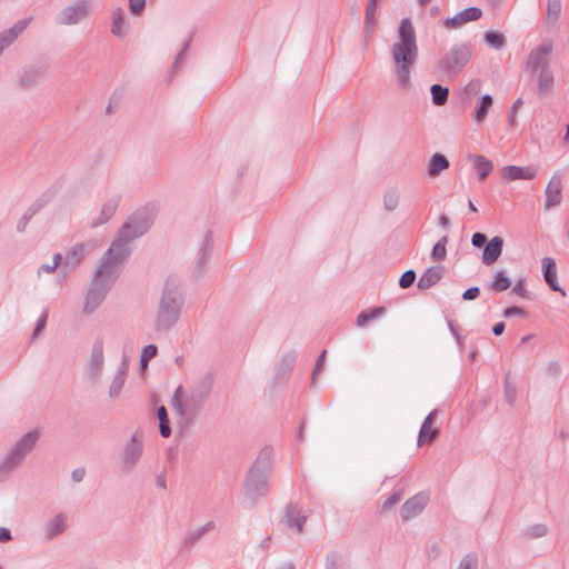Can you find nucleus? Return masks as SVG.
Wrapping results in <instances>:
<instances>
[{
    "instance_id": "nucleus-1",
    "label": "nucleus",
    "mask_w": 569,
    "mask_h": 569,
    "mask_svg": "<svg viewBox=\"0 0 569 569\" xmlns=\"http://www.w3.org/2000/svg\"><path fill=\"white\" fill-rule=\"evenodd\" d=\"M391 56L398 86L402 89H409L411 86V70L418 58L416 31L409 18L400 21L398 39L391 48Z\"/></svg>"
},
{
    "instance_id": "nucleus-2",
    "label": "nucleus",
    "mask_w": 569,
    "mask_h": 569,
    "mask_svg": "<svg viewBox=\"0 0 569 569\" xmlns=\"http://www.w3.org/2000/svg\"><path fill=\"white\" fill-rule=\"evenodd\" d=\"M184 306V297L174 280H167L160 295L152 328L157 333H167L178 323Z\"/></svg>"
},
{
    "instance_id": "nucleus-3",
    "label": "nucleus",
    "mask_w": 569,
    "mask_h": 569,
    "mask_svg": "<svg viewBox=\"0 0 569 569\" xmlns=\"http://www.w3.org/2000/svg\"><path fill=\"white\" fill-rule=\"evenodd\" d=\"M271 460L272 450L263 448L247 475L243 499L250 506H253L260 497L269 492L268 478L271 470Z\"/></svg>"
},
{
    "instance_id": "nucleus-4",
    "label": "nucleus",
    "mask_w": 569,
    "mask_h": 569,
    "mask_svg": "<svg viewBox=\"0 0 569 569\" xmlns=\"http://www.w3.org/2000/svg\"><path fill=\"white\" fill-rule=\"evenodd\" d=\"M471 56L472 51L468 44L457 43L438 59L435 68L442 76L453 79L463 71Z\"/></svg>"
},
{
    "instance_id": "nucleus-5",
    "label": "nucleus",
    "mask_w": 569,
    "mask_h": 569,
    "mask_svg": "<svg viewBox=\"0 0 569 569\" xmlns=\"http://www.w3.org/2000/svg\"><path fill=\"white\" fill-rule=\"evenodd\" d=\"M130 242H132V240H130L129 237L121 236L119 231L117 232V237L103 254L101 264L98 268V276L108 273L111 277H118L120 264L130 256Z\"/></svg>"
},
{
    "instance_id": "nucleus-6",
    "label": "nucleus",
    "mask_w": 569,
    "mask_h": 569,
    "mask_svg": "<svg viewBox=\"0 0 569 569\" xmlns=\"http://www.w3.org/2000/svg\"><path fill=\"white\" fill-rule=\"evenodd\" d=\"M38 439V430H31L22 436L9 450L2 463L0 465V476L4 477L18 468L24 461L27 455L31 452Z\"/></svg>"
},
{
    "instance_id": "nucleus-7",
    "label": "nucleus",
    "mask_w": 569,
    "mask_h": 569,
    "mask_svg": "<svg viewBox=\"0 0 569 569\" xmlns=\"http://www.w3.org/2000/svg\"><path fill=\"white\" fill-rule=\"evenodd\" d=\"M154 218L156 210L153 207L144 206L138 208L127 218L126 222L118 231L121 232V236H127L133 241L150 229Z\"/></svg>"
},
{
    "instance_id": "nucleus-8",
    "label": "nucleus",
    "mask_w": 569,
    "mask_h": 569,
    "mask_svg": "<svg viewBox=\"0 0 569 569\" xmlns=\"http://www.w3.org/2000/svg\"><path fill=\"white\" fill-rule=\"evenodd\" d=\"M116 279L117 277H111L108 273L98 276V270L96 271L90 288L87 292L83 307L84 313L93 312L101 305Z\"/></svg>"
},
{
    "instance_id": "nucleus-9",
    "label": "nucleus",
    "mask_w": 569,
    "mask_h": 569,
    "mask_svg": "<svg viewBox=\"0 0 569 569\" xmlns=\"http://www.w3.org/2000/svg\"><path fill=\"white\" fill-rule=\"evenodd\" d=\"M206 400L198 398L197 395L190 391L189 395L183 397L182 386H179L171 399V407L173 410L186 420L194 419L203 408Z\"/></svg>"
},
{
    "instance_id": "nucleus-10",
    "label": "nucleus",
    "mask_w": 569,
    "mask_h": 569,
    "mask_svg": "<svg viewBox=\"0 0 569 569\" xmlns=\"http://www.w3.org/2000/svg\"><path fill=\"white\" fill-rule=\"evenodd\" d=\"M143 452V437L142 433L137 430L131 436L130 440L124 445L121 453L122 470L124 472H131L138 461L140 460Z\"/></svg>"
},
{
    "instance_id": "nucleus-11",
    "label": "nucleus",
    "mask_w": 569,
    "mask_h": 569,
    "mask_svg": "<svg viewBox=\"0 0 569 569\" xmlns=\"http://www.w3.org/2000/svg\"><path fill=\"white\" fill-rule=\"evenodd\" d=\"M91 4L88 0H77L64 7L58 14L57 22L62 26L77 24L88 18Z\"/></svg>"
},
{
    "instance_id": "nucleus-12",
    "label": "nucleus",
    "mask_w": 569,
    "mask_h": 569,
    "mask_svg": "<svg viewBox=\"0 0 569 569\" xmlns=\"http://www.w3.org/2000/svg\"><path fill=\"white\" fill-rule=\"evenodd\" d=\"M552 48L551 40H543L536 49L531 50L526 62L527 70L531 73H537L540 70L550 68L549 56Z\"/></svg>"
},
{
    "instance_id": "nucleus-13",
    "label": "nucleus",
    "mask_w": 569,
    "mask_h": 569,
    "mask_svg": "<svg viewBox=\"0 0 569 569\" xmlns=\"http://www.w3.org/2000/svg\"><path fill=\"white\" fill-rule=\"evenodd\" d=\"M46 72L47 66L44 64H33L23 69L18 73V87L26 90L38 86L44 78Z\"/></svg>"
},
{
    "instance_id": "nucleus-14",
    "label": "nucleus",
    "mask_w": 569,
    "mask_h": 569,
    "mask_svg": "<svg viewBox=\"0 0 569 569\" xmlns=\"http://www.w3.org/2000/svg\"><path fill=\"white\" fill-rule=\"evenodd\" d=\"M429 502V495L425 491H421L413 497L409 498L400 509L401 518L406 520H410L422 512L426 506Z\"/></svg>"
},
{
    "instance_id": "nucleus-15",
    "label": "nucleus",
    "mask_w": 569,
    "mask_h": 569,
    "mask_svg": "<svg viewBox=\"0 0 569 569\" xmlns=\"http://www.w3.org/2000/svg\"><path fill=\"white\" fill-rule=\"evenodd\" d=\"M103 363V341L101 339H97L92 345L88 367V375L93 382H97L99 380L102 372Z\"/></svg>"
},
{
    "instance_id": "nucleus-16",
    "label": "nucleus",
    "mask_w": 569,
    "mask_h": 569,
    "mask_svg": "<svg viewBox=\"0 0 569 569\" xmlns=\"http://www.w3.org/2000/svg\"><path fill=\"white\" fill-rule=\"evenodd\" d=\"M438 410L435 409L425 418L418 435L417 445L421 447L425 442H433L440 435L439 428H432Z\"/></svg>"
},
{
    "instance_id": "nucleus-17",
    "label": "nucleus",
    "mask_w": 569,
    "mask_h": 569,
    "mask_svg": "<svg viewBox=\"0 0 569 569\" xmlns=\"http://www.w3.org/2000/svg\"><path fill=\"white\" fill-rule=\"evenodd\" d=\"M481 16H482V11L480 8L470 7V8H467L465 10L458 12L456 16H453L451 18H447L443 21V26L447 29H456L467 22L476 21V20L480 19Z\"/></svg>"
},
{
    "instance_id": "nucleus-18",
    "label": "nucleus",
    "mask_w": 569,
    "mask_h": 569,
    "mask_svg": "<svg viewBox=\"0 0 569 569\" xmlns=\"http://www.w3.org/2000/svg\"><path fill=\"white\" fill-rule=\"evenodd\" d=\"M120 201H121L120 194H116V193L111 194L102 204L99 217L97 220H94L92 222V227L96 228V227H99V226L108 222L116 213Z\"/></svg>"
},
{
    "instance_id": "nucleus-19",
    "label": "nucleus",
    "mask_w": 569,
    "mask_h": 569,
    "mask_svg": "<svg viewBox=\"0 0 569 569\" xmlns=\"http://www.w3.org/2000/svg\"><path fill=\"white\" fill-rule=\"evenodd\" d=\"M129 369V360L128 358H123L117 372L114 373V377L111 381V385L109 387V397L110 398H118L121 393V390L124 386L127 375Z\"/></svg>"
},
{
    "instance_id": "nucleus-20",
    "label": "nucleus",
    "mask_w": 569,
    "mask_h": 569,
    "mask_svg": "<svg viewBox=\"0 0 569 569\" xmlns=\"http://www.w3.org/2000/svg\"><path fill=\"white\" fill-rule=\"evenodd\" d=\"M503 248V239L499 236L493 237L487 242L482 252V263L490 266L495 263L501 256Z\"/></svg>"
},
{
    "instance_id": "nucleus-21",
    "label": "nucleus",
    "mask_w": 569,
    "mask_h": 569,
    "mask_svg": "<svg viewBox=\"0 0 569 569\" xmlns=\"http://www.w3.org/2000/svg\"><path fill=\"white\" fill-rule=\"evenodd\" d=\"M561 179L557 176H553L549 183L546 187V202L545 208L550 209L552 207L558 206L561 202L562 193H561Z\"/></svg>"
},
{
    "instance_id": "nucleus-22",
    "label": "nucleus",
    "mask_w": 569,
    "mask_h": 569,
    "mask_svg": "<svg viewBox=\"0 0 569 569\" xmlns=\"http://www.w3.org/2000/svg\"><path fill=\"white\" fill-rule=\"evenodd\" d=\"M536 174L532 167L506 166L502 169V177L508 180H532Z\"/></svg>"
},
{
    "instance_id": "nucleus-23",
    "label": "nucleus",
    "mask_w": 569,
    "mask_h": 569,
    "mask_svg": "<svg viewBox=\"0 0 569 569\" xmlns=\"http://www.w3.org/2000/svg\"><path fill=\"white\" fill-rule=\"evenodd\" d=\"M445 274V267L443 266H433L428 268L420 277L418 281V288L419 289H429L436 283H438Z\"/></svg>"
},
{
    "instance_id": "nucleus-24",
    "label": "nucleus",
    "mask_w": 569,
    "mask_h": 569,
    "mask_svg": "<svg viewBox=\"0 0 569 569\" xmlns=\"http://www.w3.org/2000/svg\"><path fill=\"white\" fill-rule=\"evenodd\" d=\"M307 517L301 516L299 510L293 505L290 503L289 506H287L283 516V522L286 526L296 529V531L300 533L302 532Z\"/></svg>"
},
{
    "instance_id": "nucleus-25",
    "label": "nucleus",
    "mask_w": 569,
    "mask_h": 569,
    "mask_svg": "<svg viewBox=\"0 0 569 569\" xmlns=\"http://www.w3.org/2000/svg\"><path fill=\"white\" fill-rule=\"evenodd\" d=\"M542 269H543V278L546 283L549 286V288L552 291H560L562 295L565 292L560 289L558 282H557V269H556V262L552 258H543L542 259Z\"/></svg>"
},
{
    "instance_id": "nucleus-26",
    "label": "nucleus",
    "mask_w": 569,
    "mask_h": 569,
    "mask_svg": "<svg viewBox=\"0 0 569 569\" xmlns=\"http://www.w3.org/2000/svg\"><path fill=\"white\" fill-rule=\"evenodd\" d=\"M67 528V516L61 512L46 523V537L48 540L61 535Z\"/></svg>"
},
{
    "instance_id": "nucleus-27",
    "label": "nucleus",
    "mask_w": 569,
    "mask_h": 569,
    "mask_svg": "<svg viewBox=\"0 0 569 569\" xmlns=\"http://www.w3.org/2000/svg\"><path fill=\"white\" fill-rule=\"evenodd\" d=\"M468 158L472 162L473 169L478 171L479 180L483 181L493 169L492 161L481 154H469Z\"/></svg>"
},
{
    "instance_id": "nucleus-28",
    "label": "nucleus",
    "mask_w": 569,
    "mask_h": 569,
    "mask_svg": "<svg viewBox=\"0 0 569 569\" xmlns=\"http://www.w3.org/2000/svg\"><path fill=\"white\" fill-rule=\"evenodd\" d=\"M212 242H213L212 233H211V231H207V233L203 238V242L200 248L199 254H198V259H197V272L198 273H201L204 270V268L209 261L211 250H212Z\"/></svg>"
},
{
    "instance_id": "nucleus-29",
    "label": "nucleus",
    "mask_w": 569,
    "mask_h": 569,
    "mask_svg": "<svg viewBox=\"0 0 569 569\" xmlns=\"http://www.w3.org/2000/svg\"><path fill=\"white\" fill-rule=\"evenodd\" d=\"M213 387V376L211 373H204L193 385L191 392L197 395L198 398L207 400L211 393Z\"/></svg>"
},
{
    "instance_id": "nucleus-30",
    "label": "nucleus",
    "mask_w": 569,
    "mask_h": 569,
    "mask_svg": "<svg viewBox=\"0 0 569 569\" xmlns=\"http://www.w3.org/2000/svg\"><path fill=\"white\" fill-rule=\"evenodd\" d=\"M450 167V162L442 153L436 152L431 156L428 164V174L431 178L438 177Z\"/></svg>"
},
{
    "instance_id": "nucleus-31",
    "label": "nucleus",
    "mask_w": 569,
    "mask_h": 569,
    "mask_svg": "<svg viewBox=\"0 0 569 569\" xmlns=\"http://www.w3.org/2000/svg\"><path fill=\"white\" fill-rule=\"evenodd\" d=\"M111 33L120 39L127 36L124 11L121 8H116L112 11Z\"/></svg>"
},
{
    "instance_id": "nucleus-32",
    "label": "nucleus",
    "mask_w": 569,
    "mask_h": 569,
    "mask_svg": "<svg viewBox=\"0 0 569 569\" xmlns=\"http://www.w3.org/2000/svg\"><path fill=\"white\" fill-rule=\"evenodd\" d=\"M493 103V98L490 94H483L480 98V101L478 102L476 109L473 119L476 122L481 123L487 118L488 111L491 108Z\"/></svg>"
},
{
    "instance_id": "nucleus-33",
    "label": "nucleus",
    "mask_w": 569,
    "mask_h": 569,
    "mask_svg": "<svg viewBox=\"0 0 569 569\" xmlns=\"http://www.w3.org/2000/svg\"><path fill=\"white\" fill-rule=\"evenodd\" d=\"M538 90L541 96L546 94L553 86V73L550 68L538 71Z\"/></svg>"
},
{
    "instance_id": "nucleus-34",
    "label": "nucleus",
    "mask_w": 569,
    "mask_h": 569,
    "mask_svg": "<svg viewBox=\"0 0 569 569\" xmlns=\"http://www.w3.org/2000/svg\"><path fill=\"white\" fill-rule=\"evenodd\" d=\"M432 103L442 107L448 102L449 89L441 84H432L430 88Z\"/></svg>"
},
{
    "instance_id": "nucleus-35",
    "label": "nucleus",
    "mask_w": 569,
    "mask_h": 569,
    "mask_svg": "<svg viewBox=\"0 0 569 569\" xmlns=\"http://www.w3.org/2000/svg\"><path fill=\"white\" fill-rule=\"evenodd\" d=\"M511 287V280L505 271H497L489 288L495 292H502Z\"/></svg>"
},
{
    "instance_id": "nucleus-36",
    "label": "nucleus",
    "mask_w": 569,
    "mask_h": 569,
    "mask_svg": "<svg viewBox=\"0 0 569 569\" xmlns=\"http://www.w3.org/2000/svg\"><path fill=\"white\" fill-rule=\"evenodd\" d=\"M380 0H369L366 7L365 27L367 33H371L376 27L375 13Z\"/></svg>"
},
{
    "instance_id": "nucleus-37",
    "label": "nucleus",
    "mask_w": 569,
    "mask_h": 569,
    "mask_svg": "<svg viewBox=\"0 0 569 569\" xmlns=\"http://www.w3.org/2000/svg\"><path fill=\"white\" fill-rule=\"evenodd\" d=\"M485 42L488 47L501 50L507 43L506 37L498 31H487L485 33Z\"/></svg>"
},
{
    "instance_id": "nucleus-38",
    "label": "nucleus",
    "mask_w": 569,
    "mask_h": 569,
    "mask_svg": "<svg viewBox=\"0 0 569 569\" xmlns=\"http://www.w3.org/2000/svg\"><path fill=\"white\" fill-rule=\"evenodd\" d=\"M157 418L159 420V432L163 438H168L171 435L170 422L168 418L167 409L160 406L157 409Z\"/></svg>"
},
{
    "instance_id": "nucleus-39",
    "label": "nucleus",
    "mask_w": 569,
    "mask_h": 569,
    "mask_svg": "<svg viewBox=\"0 0 569 569\" xmlns=\"http://www.w3.org/2000/svg\"><path fill=\"white\" fill-rule=\"evenodd\" d=\"M43 204L41 202H34L32 206H30L27 211L23 213V216L20 218L17 224V230L19 232H23L30 221V219L39 211V209Z\"/></svg>"
},
{
    "instance_id": "nucleus-40",
    "label": "nucleus",
    "mask_w": 569,
    "mask_h": 569,
    "mask_svg": "<svg viewBox=\"0 0 569 569\" xmlns=\"http://www.w3.org/2000/svg\"><path fill=\"white\" fill-rule=\"evenodd\" d=\"M385 313H386L385 307H376V308L371 309L370 311H362L357 316V326L362 327L369 320H373Z\"/></svg>"
},
{
    "instance_id": "nucleus-41",
    "label": "nucleus",
    "mask_w": 569,
    "mask_h": 569,
    "mask_svg": "<svg viewBox=\"0 0 569 569\" xmlns=\"http://www.w3.org/2000/svg\"><path fill=\"white\" fill-rule=\"evenodd\" d=\"M295 362H296V353L295 352H289V353L284 355L277 366L278 375H280V376L288 375L295 367Z\"/></svg>"
},
{
    "instance_id": "nucleus-42",
    "label": "nucleus",
    "mask_w": 569,
    "mask_h": 569,
    "mask_svg": "<svg viewBox=\"0 0 569 569\" xmlns=\"http://www.w3.org/2000/svg\"><path fill=\"white\" fill-rule=\"evenodd\" d=\"M448 243V237L443 236L438 240V242L435 243L432 251H431V258L435 261H442L445 260L447 256V249L446 246Z\"/></svg>"
},
{
    "instance_id": "nucleus-43",
    "label": "nucleus",
    "mask_w": 569,
    "mask_h": 569,
    "mask_svg": "<svg viewBox=\"0 0 569 569\" xmlns=\"http://www.w3.org/2000/svg\"><path fill=\"white\" fill-rule=\"evenodd\" d=\"M212 528V522H208L204 526L197 528L186 537L184 545L192 547L203 536L204 532L211 530Z\"/></svg>"
},
{
    "instance_id": "nucleus-44",
    "label": "nucleus",
    "mask_w": 569,
    "mask_h": 569,
    "mask_svg": "<svg viewBox=\"0 0 569 569\" xmlns=\"http://www.w3.org/2000/svg\"><path fill=\"white\" fill-rule=\"evenodd\" d=\"M561 0H548L547 4V20L548 22L556 23L561 13Z\"/></svg>"
},
{
    "instance_id": "nucleus-45",
    "label": "nucleus",
    "mask_w": 569,
    "mask_h": 569,
    "mask_svg": "<svg viewBox=\"0 0 569 569\" xmlns=\"http://www.w3.org/2000/svg\"><path fill=\"white\" fill-rule=\"evenodd\" d=\"M403 493H405V487L397 485L393 488L392 495L382 503L381 510L387 511L390 508H392L396 503H398L401 500Z\"/></svg>"
},
{
    "instance_id": "nucleus-46",
    "label": "nucleus",
    "mask_w": 569,
    "mask_h": 569,
    "mask_svg": "<svg viewBox=\"0 0 569 569\" xmlns=\"http://www.w3.org/2000/svg\"><path fill=\"white\" fill-rule=\"evenodd\" d=\"M505 399L510 405L513 406L517 399V388L513 382L510 381V372H508L505 377V390H503Z\"/></svg>"
},
{
    "instance_id": "nucleus-47",
    "label": "nucleus",
    "mask_w": 569,
    "mask_h": 569,
    "mask_svg": "<svg viewBox=\"0 0 569 569\" xmlns=\"http://www.w3.org/2000/svg\"><path fill=\"white\" fill-rule=\"evenodd\" d=\"M158 353V347L156 345H147L143 347L140 355V368L143 370L148 367L149 360L156 357Z\"/></svg>"
},
{
    "instance_id": "nucleus-48",
    "label": "nucleus",
    "mask_w": 569,
    "mask_h": 569,
    "mask_svg": "<svg viewBox=\"0 0 569 569\" xmlns=\"http://www.w3.org/2000/svg\"><path fill=\"white\" fill-rule=\"evenodd\" d=\"M84 254V247L82 244H78L72 248V250L67 254L66 266H76L80 262Z\"/></svg>"
},
{
    "instance_id": "nucleus-49",
    "label": "nucleus",
    "mask_w": 569,
    "mask_h": 569,
    "mask_svg": "<svg viewBox=\"0 0 569 569\" xmlns=\"http://www.w3.org/2000/svg\"><path fill=\"white\" fill-rule=\"evenodd\" d=\"M399 203V193L397 190H389L383 196V206L388 211H393Z\"/></svg>"
},
{
    "instance_id": "nucleus-50",
    "label": "nucleus",
    "mask_w": 569,
    "mask_h": 569,
    "mask_svg": "<svg viewBox=\"0 0 569 569\" xmlns=\"http://www.w3.org/2000/svg\"><path fill=\"white\" fill-rule=\"evenodd\" d=\"M457 569H478V556L476 552L465 555Z\"/></svg>"
},
{
    "instance_id": "nucleus-51",
    "label": "nucleus",
    "mask_w": 569,
    "mask_h": 569,
    "mask_svg": "<svg viewBox=\"0 0 569 569\" xmlns=\"http://www.w3.org/2000/svg\"><path fill=\"white\" fill-rule=\"evenodd\" d=\"M548 533V527L545 523H537L526 530L525 536L529 539L542 538Z\"/></svg>"
},
{
    "instance_id": "nucleus-52",
    "label": "nucleus",
    "mask_w": 569,
    "mask_h": 569,
    "mask_svg": "<svg viewBox=\"0 0 569 569\" xmlns=\"http://www.w3.org/2000/svg\"><path fill=\"white\" fill-rule=\"evenodd\" d=\"M527 278L521 277L519 278L515 286L512 287V292L517 295L520 298L528 299L529 298V291L526 288Z\"/></svg>"
},
{
    "instance_id": "nucleus-53",
    "label": "nucleus",
    "mask_w": 569,
    "mask_h": 569,
    "mask_svg": "<svg viewBox=\"0 0 569 569\" xmlns=\"http://www.w3.org/2000/svg\"><path fill=\"white\" fill-rule=\"evenodd\" d=\"M416 280V272L415 270H407L403 272L399 279V286L402 289H408L413 284Z\"/></svg>"
},
{
    "instance_id": "nucleus-54",
    "label": "nucleus",
    "mask_w": 569,
    "mask_h": 569,
    "mask_svg": "<svg viewBox=\"0 0 569 569\" xmlns=\"http://www.w3.org/2000/svg\"><path fill=\"white\" fill-rule=\"evenodd\" d=\"M49 310L44 309L39 319L37 320L36 328L32 333V339H36L39 337V335L43 331L47 325Z\"/></svg>"
},
{
    "instance_id": "nucleus-55",
    "label": "nucleus",
    "mask_w": 569,
    "mask_h": 569,
    "mask_svg": "<svg viewBox=\"0 0 569 569\" xmlns=\"http://www.w3.org/2000/svg\"><path fill=\"white\" fill-rule=\"evenodd\" d=\"M523 101L521 98H518L511 106V110H510V113H509V117H508V122H509V126L510 127H515L516 126V113L518 111V109L522 106Z\"/></svg>"
},
{
    "instance_id": "nucleus-56",
    "label": "nucleus",
    "mask_w": 569,
    "mask_h": 569,
    "mask_svg": "<svg viewBox=\"0 0 569 569\" xmlns=\"http://www.w3.org/2000/svg\"><path fill=\"white\" fill-rule=\"evenodd\" d=\"M547 375L552 378H558L561 373V367L558 361H550L546 367Z\"/></svg>"
},
{
    "instance_id": "nucleus-57",
    "label": "nucleus",
    "mask_w": 569,
    "mask_h": 569,
    "mask_svg": "<svg viewBox=\"0 0 569 569\" xmlns=\"http://www.w3.org/2000/svg\"><path fill=\"white\" fill-rule=\"evenodd\" d=\"M487 236L482 232H476L471 237V244L476 248H480L487 244Z\"/></svg>"
},
{
    "instance_id": "nucleus-58",
    "label": "nucleus",
    "mask_w": 569,
    "mask_h": 569,
    "mask_svg": "<svg viewBox=\"0 0 569 569\" xmlns=\"http://www.w3.org/2000/svg\"><path fill=\"white\" fill-rule=\"evenodd\" d=\"M339 557L336 552H330L326 556V569H337Z\"/></svg>"
},
{
    "instance_id": "nucleus-59",
    "label": "nucleus",
    "mask_w": 569,
    "mask_h": 569,
    "mask_svg": "<svg viewBox=\"0 0 569 569\" xmlns=\"http://www.w3.org/2000/svg\"><path fill=\"white\" fill-rule=\"evenodd\" d=\"M503 316L507 318H510L513 316L525 317L526 311L523 309H521L520 307L513 306V307L506 308L503 311Z\"/></svg>"
},
{
    "instance_id": "nucleus-60",
    "label": "nucleus",
    "mask_w": 569,
    "mask_h": 569,
    "mask_svg": "<svg viewBox=\"0 0 569 569\" xmlns=\"http://www.w3.org/2000/svg\"><path fill=\"white\" fill-rule=\"evenodd\" d=\"M480 289L478 287H470L462 293L463 300H475L479 297Z\"/></svg>"
},
{
    "instance_id": "nucleus-61",
    "label": "nucleus",
    "mask_w": 569,
    "mask_h": 569,
    "mask_svg": "<svg viewBox=\"0 0 569 569\" xmlns=\"http://www.w3.org/2000/svg\"><path fill=\"white\" fill-rule=\"evenodd\" d=\"M146 0H129L130 11L134 14L140 13L144 8Z\"/></svg>"
},
{
    "instance_id": "nucleus-62",
    "label": "nucleus",
    "mask_w": 569,
    "mask_h": 569,
    "mask_svg": "<svg viewBox=\"0 0 569 569\" xmlns=\"http://www.w3.org/2000/svg\"><path fill=\"white\" fill-rule=\"evenodd\" d=\"M325 356H326V350H323L321 352V355L319 356V358L317 359V362H316L313 371H312V377H311L312 378V382H315L317 375L320 372V370H321V368L323 366Z\"/></svg>"
},
{
    "instance_id": "nucleus-63",
    "label": "nucleus",
    "mask_w": 569,
    "mask_h": 569,
    "mask_svg": "<svg viewBox=\"0 0 569 569\" xmlns=\"http://www.w3.org/2000/svg\"><path fill=\"white\" fill-rule=\"evenodd\" d=\"M84 475H86V469L83 467L76 468L71 472V479L74 482H81L84 478Z\"/></svg>"
},
{
    "instance_id": "nucleus-64",
    "label": "nucleus",
    "mask_w": 569,
    "mask_h": 569,
    "mask_svg": "<svg viewBox=\"0 0 569 569\" xmlns=\"http://www.w3.org/2000/svg\"><path fill=\"white\" fill-rule=\"evenodd\" d=\"M12 540L11 531L7 528L0 527V542H8Z\"/></svg>"
}]
</instances>
